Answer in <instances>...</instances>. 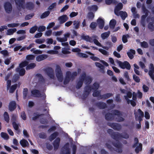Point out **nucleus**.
<instances>
[{"label":"nucleus","mask_w":154,"mask_h":154,"mask_svg":"<svg viewBox=\"0 0 154 154\" xmlns=\"http://www.w3.org/2000/svg\"><path fill=\"white\" fill-rule=\"evenodd\" d=\"M91 81V78L90 76L86 75L85 72H83L77 82L76 87L79 88L82 86L84 82L86 84H89Z\"/></svg>","instance_id":"f257e3e1"},{"label":"nucleus","mask_w":154,"mask_h":154,"mask_svg":"<svg viewBox=\"0 0 154 154\" xmlns=\"http://www.w3.org/2000/svg\"><path fill=\"white\" fill-rule=\"evenodd\" d=\"M80 69H78V72H75L72 73L70 71H67L66 73V77L64 81V84H66L68 83L70 79L75 77L78 73L80 72Z\"/></svg>","instance_id":"f03ea898"},{"label":"nucleus","mask_w":154,"mask_h":154,"mask_svg":"<svg viewBox=\"0 0 154 154\" xmlns=\"http://www.w3.org/2000/svg\"><path fill=\"white\" fill-rule=\"evenodd\" d=\"M112 112L113 114H106L105 116L106 118L108 119H109L112 118V116H118L119 118L118 121H122L123 120V118L119 116L121 114L117 110H115L113 111Z\"/></svg>","instance_id":"7ed1b4c3"},{"label":"nucleus","mask_w":154,"mask_h":154,"mask_svg":"<svg viewBox=\"0 0 154 154\" xmlns=\"http://www.w3.org/2000/svg\"><path fill=\"white\" fill-rule=\"evenodd\" d=\"M28 64V62L26 61L23 62L20 64L19 67L16 69V71L19 72L20 75H23L25 74V71L23 67L26 66Z\"/></svg>","instance_id":"20e7f679"},{"label":"nucleus","mask_w":154,"mask_h":154,"mask_svg":"<svg viewBox=\"0 0 154 154\" xmlns=\"http://www.w3.org/2000/svg\"><path fill=\"white\" fill-rule=\"evenodd\" d=\"M55 72L56 75L58 80L60 82H61L63 78L60 67L59 66H56Z\"/></svg>","instance_id":"39448f33"},{"label":"nucleus","mask_w":154,"mask_h":154,"mask_svg":"<svg viewBox=\"0 0 154 154\" xmlns=\"http://www.w3.org/2000/svg\"><path fill=\"white\" fill-rule=\"evenodd\" d=\"M132 96L131 92H128L127 93V95L125 96V98L127 100L128 104L131 103V105L134 106L136 105L135 102L133 100H129V98H131Z\"/></svg>","instance_id":"423d86ee"},{"label":"nucleus","mask_w":154,"mask_h":154,"mask_svg":"<svg viewBox=\"0 0 154 154\" xmlns=\"http://www.w3.org/2000/svg\"><path fill=\"white\" fill-rule=\"evenodd\" d=\"M117 62L121 68L123 69L126 68L128 69H130V65L128 62L125 61L124 62H122L120 61H118Z\"/></svg>","instance_id":"0eeeda50"},{"label":"nucleus","mask_w":154,"mask_h":154,"mask_svg":"<svg viewBox=\"0 0 154 154\" xmlns=\"http://www.w3.org/2000/svg\"><path fill=\"white\" fill-rule=\"evenodd\" d=\"M99 86V85L98 83H95L94 84L92 88V90H95L93 94L94 96L98 97L100 95V92L96 90L98 88Z\"/></svg>","instance_id":"6e6552de"},{"label":"nucleus","mask_w":154,"mask_h":154,"mask_svg":"<svg viewBox=\"0 0 154 154\" xmlns=\"http://www.w3.org/2000/svg\"><path fill=\"white\" fill-rule=\"evenodd\" d=\"M135 118L136 120L139 121L142 120V118L143 116V113L140 109H138L137 112H135Z\"/></svg>","instance_id":"1a4fd4ad"},{"label":"nucleus","mask_w":154,"mask_h":154,"mask_svg":"<svg viewBox=\"0 0 154 154\" xmlns=\"http://www.w3.org/2000/svg\"><path fill=\"white\" fill-rule=\"evenodd\" d=\"M154 67L152 64H151L149 66V74L150 76L151 79L153 80L154 82Z\"/></svg>","instance_id":"9d476101"},{"label":"nucleus","mask_w":154,"mask_h":154,"mask_svg":"<svg viewBox=\"0 0 154 154\" xmlns=\"http://www.w3.org/2000/svg\"><path fill=\"white\" fill-rule=\"evenodd\" d=\"M4 7L5 11L7 13H9L12 11V6L9 2H6L5 5Z\"/></svg>","instance_id":"9b49d317"},{"label":"nucleus","mask_w":154,"mask_h":154,"mask_svg":"<svg viewBox=\"0 0 154 154\" xmlns=\"http://www.w3.org/2000/svg\"><path fill=\"white\" fill-rule=\"evenodd\" d=\"M122 7L123 5L121 3L118 4L115 9V13L116 15L119 16V11L122 8Z\"/></svg>","instance_id":"f8f14e48"},{"label":"nucleus","mask_w":154,"mask_h":154,"mask_svg":"<svg viewBox=\"0 0 154 154\" xmlns=\"http://www.w3.org/2000/svg\"><path fill=\"white\" fill-rule=\"evenodd\" d=\"M134 147H136L135 149L136 153H138L139 152L141 151L142 149V145L141 143H136L134 145Z\"/></svg>","instance_id":"ddd939ff"},{"label":"nucleus","mask_w":154,"mask_h":154,"mask_svg":"<svg viewBox=\"0 0 154 154\" xmlns=\"http://www.w3.org/2000/svg\"><path fill=\"white\" fill-rule=\"evenodd\" d=\"M68 17L66 15H63L59 17L58 20L60 23H63L68 20Z\"/></svg>","instance_id":"4468645a"},{"label":"nucleus","mask_w":154,"mask_h":154,"mask_svg":"<svg viewBox=\"0 0 154 154\" xmlns=\"http://www.w3.org/2000/svg\"><path fill=\"white\" fill-rule=\"evenodd\" d=\"M16 104L14 101H11L9 105V109L10 111H13L16 108Z\"/></svg>","instance_id":"2eb2a0df"},{"label":"nucleus","mask_w":154,"mask_h":154,"mask_svg":"<svg viewBox=\"0 0 154 154\" xmlns=\"http://www.w3.org/2000/svg\"><path fill=\"white\" fill-rule=\"evenodd\" d=\"M97 36L95 35H94L93 36V42H94V43L96 44V45L98 46L102 47L103 48H106L104 46H102L101 44L98 42L97 39Z\"/></svg>","instance_id":"dca6fc26"},{"label":"nucleus","mask_w":154,"mask_h":154,"mask_svg":"<svg viewBox=\"0 0 154 154\" xmlns=\"http://www.w3.org/2000/svg\"><path fill=\"white\" fill-rule=\"evenodd\" d=\"M69 144L66 143L64 146V150L62 154H70L69 149Z\"/></svg>","instance_id":"f3484780"},{"label":"nucleus","mask_w":154,"mask_h":154,"mask_svg":"<svg viewBox=\"0 0 154 154\" xmlns=\"http://www.w3.org/2000/svg\"><path fill=\"white\" fill-rule=\"evenodd\" d=\"M47 57V55L42 54L37 57L36 59L37 61H40L46 59Z\"/></svg>","instance_id":"a211bd4d"},{"label":"nucleus","mask_w":154,"mask_h":154,"mask_svg":"<svg viewBox=\"0 0 154 154\" xmlns=\"http://www.w3.org/2000/svg\"><path fill=\"white\" fill-rule=\"evenodd\" d=\"M143 10L144 11V13L145 14L143 15L141 17V23L143 26H144V21L146 17L147 16V11L145 10L144 8H143Z\"/></svg>","instance_id":"6ab92c4d"},{"label":"nucleus","mask_w":154,"mask_h":154,"mask_svg":"<svg viewBox=\"0 0 154 154\" xmlns=\"http://www.w3.org/2000/svg\"><path fill=\"white\" fill-rule=\"evenodd\" d=\"M16 31L17 29L16 28L9 29L7 30L6 34L8 35H12Z\"/></svg>","instance_id":"aec40b11"},{"label":"nucleus","mask_w":154,"mask_h":154,"mask_svg":"<svg viewBox=\"0 0 154 154\" xmlns=\"http://www.w3.org/2000/svg\"><path fill=\"white\" fill-rule=\"evenodd\" d=\"M97 22L99 24V28L102 29L104 25V21L103 20L100 18H99L97 20Z\"/></svg>","instance_id":"412c9836"},{"label":"nucleus","mask_w":154,"mask_h":154,"mask_svg":"<svg viewBox=\"0 0 154 154\" xmlns=\"http://www.w3.org/2000/svg\"><path fill=\"white\" fill-rule=\"evenodd\" d=\"M82 38L87 42H93V36L92 37H90L88 35H85L83 36Z\"/></svg>","instance_id":"4be33fe9"},{"label":"nucleus","mask_w":154,"mask_h":154,"mask_svg":"<svg viewBox=\"0 0 154 154\" xmlns=\"http://www.w3.org/2000/svg\"><path fill=\"white\" fill-rule=\"evenodd\" d=\"M20 143L21 145L23 147L26 146L29 144L28 141L24 139L21 140Z\"/></svg>","instance_id":"5701e85b"},{"label":"nucleus","mask_w":154,"mask_h":154,"mask_svg":"<svg viewBox=\"0 0 154 154\" xmlns=\"http://www.w3.org/2000/svg\"><path fill=\"white\" fill-rule=\"evenodd\" d=\"M26 49V47H22V46L20 45H17L14 48V51H17L19 50L20 51H23Z\"/></svg>","instance_id":"b1692460"},{"label":"nucleus","mask_w":154,"mask_h":154,"mask_svg":"<svg viewBox=\"0 0 154 154\" xmlns=\"http://www.w3.org/2000/svg\"><path fill=\"white\" fill-rule=\"evenodd\" d=\"M120 15L123 20H125L127 16V14L125 12L122 11L119 12V16Z\"/></svg>","instance_id":"393cba45"},{"label":"nucleus","mask_w":154,"mask_h":154,"mask_svg":"<svg viewBox=\"0 0 154 154\" xmlns=\"http://www.w3.org/2000/svg\"><path fill=\"white\" fill-rule=\"evenodd\" d=\"M86 53L91 56L90 58L92 60L94 61H98L100 60L98 58L94 56V54L90 52H87Z\"/></svg>","instance_id":"a878e982"},{"label":"nucleus","mask_w":154,"mask_h":154,"mask_svg":"<svg viewBox=\"0 0 154 154\" xmlns=\"http://www.w3.org/2000/svg\"><path fill=\"white\" fill-rule=\"evenodd\" d=\"M116 23V21L115 20L113 19L111 20L109 23L110 27L112 29H114Z\"/></svg>","instance_id":"bb28decb"},{"label":"nucleus","mask_w":154,"mask_h":154,"mask_svg":"<svg viewBox=\"0 0 154 154\" xmlns=\"http://www.w3.org/2000/svg\"><path fill=\"white\" fill-rule=\"evenodd\" d=\"M15 2L17 5L19 7H23V5L24 3V0H15Z\"/></svg>","instance_id":"cd10ccee"},{"label":"nucleus","mask_w":154,"mask_h":154,"mask_svg":"<svg viewBox=\"0 0 154 154\" xmlns=\"http://www.w3.org/2000/svg\"><path fill=\"white\" fill-rule=\"evenodd\" d=\"M60 140V138H57L55 140L54 143V145L55 149H57L58 147Z\"/></svg>","instance_id":"c85d7f7f"},{"label":"nucleus","mask_w":154,"mask_h":154,"mask_svg":"<svg viewBox=\"0 0 154 154\" xmlns=\"http://www.w3.org/2000/svg\"><path fill=\"white\" fill-rule=\"evenodd\" d=\"M1 137L5 140H8L9 138V137L6 133L2 132L1 133Z\"/></svg>","instance_id":"c756f323"},{"label":"nucleus","mask_w":154,"mask_h":154,"mask_svg":"<svg viewBox=\"0 0 154 154\" xmlns=\"http://www.w3.org/2000/svg\"><path fill=\"white\" fill-rule=\"evenodd\" d=\"M110 34V32H107L103 33L101 35V37L103 39H104L107 38L109 36Z\"/></svg>","instance_id":"7c9ffc66"},{"label":"nucleus","mask_w":154,"mask_h":154,"mask_svg":"<svg viewBox=\"0 0 154 154\" xmlns=\"http://www.w3.org/2000/svg\"><path fill=\"white\" fill-rule=\"evenodd\" d=\"M31 93L35 97H39L40 96L39 91L37 90H33L32 91Z\"/></svg>","instance_id":"2f4dec72"},{"label":"nucleus","mask_w":154,"mask_h":154,"mask_svg":"<svg viewBox=\"0 0 154 154\" xmlns=\"http://www.w3.org/2000/svg\"><path fill=\"white\" fill-rule=\"evenodd\" d=\"M31 51L33 53L36 54H40L42 53V51L40 50H35L34 48L31 49Z\"/></svg>","instance_id":"473e14b6"},{"label":"nucleus","mask_w":154,"mask_h":154,"mask_svg":"<svg viewBox=\"0 0 154 154\" xmlns=\"http://www.w3.org/2000/svg\"><path fill=\"white\" fill-rule=\"evenodd\" d=\"M20 25L19 23H12L8 24L7 26L9 28H13L14 27H17Z\"/></svg>","instance_id":"72a5a7b5"},{"label":"nucleus","mask_w":154,"mask_h":154,"mask_svg":"<svg viewBox=\"0 0 154 154\" xmlns=\"http://www.w3.org/2000/svg\"><path fill=\"white\" fill-rule=\"evenodd\" d=\"M4 117L5 120L7 122H8L9 120V115L7 112H5L4 114Z\"/></svg>","instance_id":"f704fd0d"},{"label":"nucleus","mask_w":154,"mask_h":154,"mask_svg":"<svg viewBox=\"0 0 154 154\" xmlns=\"http://www.w3.org/2000/svg\"><path fill=\"white\" fill-rule=\"evenodd\" d=\"M98 50L100 52L104 55H106L107 56L109 55L108 52L103 49L100 48Z\"/></svg>","instance_id":"c9c22d12"},{"label":"nucleus","mask_w":154,"mask_h":154,"mask_svg":"<svg viewBox=\"0 0 154 154\" xmlns=\"http://www.w3.org/2000/svg\"><path fill=\"white\" fill-rule=\"evenodd\" d=\"M57 39L58 41L61 42H66L67 40V39L66 38H65L64 37L63 38L57 37Z\"/></svg>","instance_id":"e433bc0d"},{"label":"nucleus","mask_w":154,"mask_h":154,"mask_svg":"<svg viewBox=\"0 0 154 154\" xmlns=\"http://www.w3.org/2000/svg\"><path fill=\"white\" fill-rule=\"evenodd\" d=\"M35 66V64L34 63H32L29 64L26 67V69H29L34 68Z\"/></svg>","instance_id":"4c0bfd02"},{"label":"nucleus","mask_w":154,"mask_h":154,"mask_svg":"<svg viewBox=\"0 0 154 154\" xmlns=\"http://www.w3.org/2000/svg\"><path fill=\"white\" fill-rule=\"evenodd\" d=\"M63 32L62 31L54 32L53 33V35L54 36H59L61 35L63 33Z\"/></svg>","instance_id":"58836bf2"},{"label":"nucleus","mask_w":154,"mask_h":154,"mask_svg":"<svg viewBox=\"0 0 154 154\" xmlns=\"http://www.w3.org/2000/svg\"><path fill=\"white\" fill-rule=\"evenodd\" d=\"M37 29V26H34L30 29L29 32L31 33H33L35 32Z\"/></svg>","instance_id":"ea45409f"},{"label":"nucleus","mask_w":154,"mask_h":154,"mask_svg":"<svg viewBox=\"0 0 154 154\" xmlns=\"http://www.w3.org/2000/svg\"><path fill=\"white\" fill-rule=\"evenodd\" d=\"M50 12L47 11L43 13L41 16V17L42 18H44L47 17L50 14Z\"/></svg>","instance_id":"a19ab883"},{"label":"nucleus","mask_w":154,"mask_h":154,"mask_svg":"<svg viewBox=\"0 0 154 154\" xmlns=\"http://www.w3.org/2000/svg\"><path fill=\"white\" fill-rule=\"evenodd\" d=\"M57 135L58 134L57 133H55L51 135L49 137V140L51 141L56 137Z\"/></svg>","instance_id":"79ce46f5"},{"label":"nucleus","mask_w":154,"mask_h":154,"mask_svg":"<svg viewBox=\"0 0 154 154\" xmlns=\"http://www.w3.org/2000/svg\"><path fill=\"white\" fill-rule=\"evenodd\" d=\"M16 88V85H13L9 88V91L10 93H13L15 90Z\"/></svg>","instance_id":"37998d69"},{"label":"nucleus","mask_w":154,"mask_h":154,"mask_svg":"<svg viewBox=\"0 0 154 154\" xmlns=\"http://www.w3.org/2000/svg\"><path fill=\"white\" fill-rule=\"evenodd\" d=\"M35 57L32 55H29L26 57V59L28 60H32L35 58Z\"/></svg>","instance_id":"c03bdc74"},{"label":"nucleus","mask_w":154,"mask_h":154,"mask_svg":"<svg viewBox=\"0 0 154 154\" xmlns=\"http://www.w3.org/2000/svg\"><path fill=\"white\" fill-rule=\"evenodd\" d=\"M95 64L96 66L97 67L100 68V69H104V67L102 65H101L100 63H99L96 62L95 63Z\"/></svg>","instance_id":"a18cd8bd"},{"label":"nucleus","mask_w":154,"mask_h":154,"mask_svg":"<svg viewBox=\"0 0 154 154\" xmlns=\"http://www.w3.org/2000/svg\"><path fill=\"white\" fill-rule=\"evenodd\" d=\"M48 75L51 79H53L54 77V72L52 70H51L48 73Z\"/></svg>","instance_id":"49530a36"},{"label":"nucleus","mask_w":154,"mask_h":154,"mask_svg":"<svg viewBox=\"0 0 154 154\" xmlns=\"http://www.w3.org/2000/svg\"><path fill=\"white\" fill-rule=\"evenodd\" d=\"M17 34L24 35L26 33V31L25 30H20L17 32Z\"/></svg>","instance_id":"de8ad7c7"},{"label":"nucleus","mask_w":154,"mask_h":154,"mask_svg":"<svg viewBox=\"0 0 154 154\" xmlns=\"http://www.w3.org/2000/svg\"><path fill=\"white\" fill-rule=\"evenodd\" d=\"M133 78L136 82H139L140 81V80L139 77L135 75H133Z\"/></svg>","instance_id":"09e8293b"},{"label":"nucleus","mask_w":154,"mask_h":154,"mask_svg":"<svg viewBox=\"0 0 154 154\" xmlns=\"http://www.w3.org/2000/svg\"><path fill=\"white\" fill-rule=\"evenodd\" d=\"M79 22L78 21H75L73 22V25L75 28H78L79 26Z\"/></svg>","instance_id":"8fccbe9b"},{"label":"nucleus","mask_w":154,"mask_h":154,"mask_svg":"<svg viewBox=\"0 0 154 154\" xmlns=\"http://www.w3.org/2000/svg\"><path fill=\"white\" fill-rule=\"evenodd\" d=\"M91 90V88L88 86H86L85 88V91L87 93H89Z\"/></svg>","instance_id":"3c124183"},{"label":"nucleus","mask_w":154,"mask_h":154,"mask_svg":"<svg viewBox=\"0 0 154 154\" xmlns=\"http://www.w3.org/2000/svg\"><path fill=\"white\" fill-rule=\"evenodd\" d=\"M45 29L46 27L44 26H40L38 29V31L40 32H43L45 30Z\"/></svg>","instance_id":"603ef678"},{"label":"nucleus","mask_w":154,"mask_h":154,"mask_svg":"<svg viewBox=\"0 0 154 154\" xmlns=\"http://www.w3.org/2000/svg\"><path fill=\"white\" fill-rule=\"evenodd\" d=\"M98 9V7L96 5H94L92 6L90 8V10L93 11H96Z\"/></svg>","instance_id":"864d4df0"},{"label":"nucleus","mask_w":154,"mask_h":154,"mask_svg":"<svg viewBox=\"0 0 154 154\" xmlns=\"http://www.w3.org/2000/svg\"><path fill=\"white\" fill-rule=\"evenodd\" d=\"M57 5V4L56 3H54L51 4L49 7V9L51 10L54 9Z\"/></svg>","instance_id":"5fc2aeb1"},{"label":"nucleus","mask_w":154,"mask_h":154,"mask_svg":"<svg viewBox=\"0 0 154 154\" xmlns=\"http://www.w3.org/2000/svg\"><path fill=\"white\" fill-rule=\"evenodd\" d=\"M45 41V40L44 39H38L36 40L35 42L38 44H40L43 43Z\"/></svg>","instance_id":"6e6d98bb"},{"label":"nucleus","mask_w":154,"mask_h":154,"mask_svg":"<svg viewBox=\"0 0 154 154\" xmlns=\"http://www.w3.org/2000/svg\"><path fill=\"white\" fill-rule=\"evenodd\" d=\"M141 45L142 47L144 48H146L148 47V44L146 42H141Z\"/></svg>","instance_id":"4d7b16f0"},{"label":"nucleus","mask_w":154,"mask_h":154,"mask_svg":"<svg viewBox=\"0 0 154 154\" xmlns=\"http://www.w3.org/2000/svg\"><path fill=\"white\" fill-rule=\"evenodd\" d=\"M78 14V12H71L69 14V17H73L76 16Z\"/></svg>","instance_id":"13d9d810"},{"label":"nucleus","mask_w":154,"mask_h":154,"mask_svg":"<svg viewBox=\"0 0 154 154\" xmlns=\"http://www.w3.org/2000/svg\"><path fill=\"white\" fill-rule=\"evenodd\" d=\"M0 53L4 56H6L8 55V51L6 50L2 51H0Z\"/></svg>","instance_id":"bf43d9fd"},{"label":"nucleus","mask_w":154,"mask_h":154,"mask_svg":"<svg viewBox=\"0 0 154 154\" xmlns=\"http://www.w3.org/2000/svg\"><path fill=\"white\" fill-rule=\"evenodd\" d=\"M13 125L14 128L16 131L18 130V125L17 124L16 122H13Z\"/></svg>","instance_id":"052dcab7"},{"label":"nucleus","mask_w":154,"mask_h":154,"mask_svg":"<svg viewBox=\"0 0 154 154\" xmlns=\"http://www.w3.org/2000/svg\"><path fill=\"white\" fill-rule=\"evenodd\" d=\"M26 37V35H23V36H22L20 37H18L17 38V40L18 41H20L24 39H25Z\"/></svg>","instance_id":"680f3d73"},{"label":"nucleus","mask_w":154,"mask_h":154,"mask_svg":"<svg viewBox=\"0 0 154 154\" xmlns=\"http://www.w3.org/2000/svg\"><path fill=\"white\" fill-rule=\"evenodd\" d=\"M21 117L23 120H25L26 119V115L24 112H21Z\"/></svg>","instance_id":"e2e57ef3"},{"label":"nucleus","mask_w":154,"mask_h":154,"mask_svg":"<svg viewBox=\"0 0 154 154\" xmlns=\"http://www.w3.org/2000/svg\"><path fill=\"white\" fill-rule=\"evenodd\" d=\"M78 55L79 57H81L86 58L88 57V56L87 55L82 53H78Z\"/></svg>","instance_id":"0e129e2a"},{"label":"nucleus","mask_w":154,"mask_h":154,"mask_svg":"<svg viewBox=\"0 0 154 154\" xmlns=\"http://www.w3.org/2000/svg\"><path fill=\"white\" fill-rule=\"evenodd\" d=\"M96 26L97 24L96 23L92 22L91 24L90 27L91 29H93L96 27Z\"/></svg>","instance_id":"69168bd1"},{"label":"nucleus","mask_w":154,"mask_h":154,"mask_svg":"<svg viewBox=\"0 0 154 154\" xmlns=\"http://www.w3.org/2000/svg\"><path fill=\"white\" fill-rule=\"evenodd\" d=\"M124 75L125 78H126L127 80H129V77L128 72L126 71L124 73Z\"/></svg>","instance_id":"338daca9"},{"label":"nucleus","mask_w":154,"mask_h":154,"mask_svg":"<svg viewBox=\"0 0 154 154\" xmlns=\"http://www.w3.org/2000/svg\"><path fill=\"white\" fill-rule=\"evenodd\" d=\"M88 16L90 19H92L94 17V15L93 13L90 12L88 14Z\"/></svg>","instance_id":"774afa93"}]
</instances>
